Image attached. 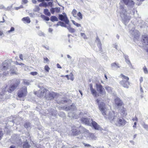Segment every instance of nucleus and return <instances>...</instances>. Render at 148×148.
Returning a JSON list of instances; mask_svg holds the SVG:
<instances>
[{"instance_id": "f257e3e1", "label": "nucleus", "mask_w": 148, "mask_h": 148, "mask_svg": "<svg viewBox=\"0 0 148 148\" xmlns=\"http://www.w3.org/2000/svg\"><path fill=\"white\" fill-rule=\"evenodd\" d=\"M119 9L120 16L122 21L126 25L131 19L130 13L127 12L126 9L123 5H120Z\"/></svg>"}, {"instance_id": "f03ea898", "label": "nucleus", "mask_w": 148, "mask_h": 148, "mask_svg": "<svg viewBox=\"0 0 148 148\" xmlns=\"http://www.w3.org/2000/svg\"><path fill=\"white\" fill-rule=\"evenodd\" d=\"M115 113L114 111H109L108 113H107L105 115L104 117L106 119H108L112 123L115 121V118L116 116L115 115Z\"/></svg>"}, {"instance_id": "7ed1b4c3", "label": "nucleus", "mask_w": 148, "mask_h": 148, "mask_svg": "<svg viewBox=\"0 0 148 148\" xmlns=\"http://www.w3.org/2000/svg\"><path fill=\"white\" fill-rule=\"evenodd\" d=\"M27 93V87L24 86L18 91V95L19 97H24L26 96Z\"/></svg>"}, {"instance_id": "20e7f679", "label": "nucleus", "mask_w": 148, "mask_h": 148, "mask_svg": "<svg viewBox=\"0 0 148 148\" xmlns=\"http://www.w3.org/2000/svg\"><path fill=\"white\" fill-rule=\"evenodd\" d=\"M115 103L116 107L119 110H122L123 108V103L120 99L118 98L115 99Z\"/></svg>"}, {"instance_id": "39448f33", "label": "nucleus", "mask_w": 148, "mask_h": 148, "mask_svg": "<svg viewBox=\"0 0 148 148\" xmlns=\"http://www.w3.org/2000/svg\"><path fill=\"white\" fill-rule=\"evenodd\" d=\"M12 62L11 60H5L2 63L3 68L2 69L7 70L10 68L11 63Z\"/></svg>"}, {"instance_id": "423d86ee", "label": "nucleus", "mask_w": 148, "mask_h": 148, "mask_svg": "<svg viewBox=\"0 0 148 148\" xmlns=\"http://www.w3.org/2000/svg\"><path fill=\"white\" fill-rule=\"evenodd\" d=\"M127 122L123 118H118L115 124L116 126L119 127H122L124 126Z\"/></svg>"}, {"instance_id": "0eeeda50", "label": "nucleus", "mask_w": 148, "mask_h": 148, "mask_svg": "<svg viewBox=\"0 0 148 148\" xmlns=\"http://www.w3.org/2000/svg\"><path fill=\"white\" fill-rule=\"evenodd\" d=\"M56 95V94L54 92H50L48 90H47L45 97V99L48 100H51L53 99Z\"/></svg>"}, {"instance_id": "6e6552de", "label": "nucleus", "mask_w": 148, "mask_h": 148, "mask_svg": "<svg viewBox=\"0 0 148 148\" xmlns=\"http://www.w3.org/2000/svg\"><path fill=\"white\" fill-rule=\"evenodd\" d=\"M20 83V81L19 79H16L15 83L13 85L10 86L8 90V92L10 93L12 92L17 87L19 84Z\"/></svg>"}, {"instance_id": "1a4fd4ad", "label": "nucleus", "mask_w": 148, "mask_h": 148, "mask_svg": "<svg viewBox=\"0 0 148 148\" xmlns=\"http://www.w3.org/2000/svg\"><path fill=\"white\" fill-rule=\"evenodd\" d=\"M97 89V91L99 92V94L101 95H103L105 94V92L104 91V88L101 84H96Z\"/></svg>"}, {"instance_id": "9d476101", "label": "nucleus", "mask_w": 148, "mask_h": 148, "mask_svg": "<svg viewBox=\"0 0 148 148\" xmlns=\"http://www.w3.org/2000/svg\"><path fill=\"white\" fill-rule=\"evenodd\" d=\"M123 2L128 7L132 8L134 4V3L132 0H123Z\"/></svg>"}, {"instance_id": "9b49d317", "label": "nucleus", "mask_w": 148, "mask_h": 148, "mask_svg": "<svg viewBox=\"0 0 148 148\" xmlns=\"http://www.w3.org/2000/svg\"><path fill=\"white\" fill-rule=\"evenodd\" d=\"M59 18L60 20L64 21L66 24H69V21L66 14L64 15L60 14L59 16Z\"/></svg>"}, {"instance_id": "f8f14e48", "label": "nucleus", "mask_w": 148, "mask_h": 148, "mask_svg": "<svg viewBox=\"0 0 148 148\" xmlns=\"http://www.w3.org/2000/svg\"><path fill=\"white\" fill-rule=\"evenodd\" d=\"M48 90L44 88H41L38 91L37 96L38 97H43L46 94Z\"/></svg>"}, {"instance_id": "ddd939ff", "label": "nucleus", "mask_w": 148, "mask_h": 148, "mask_svg": "<svg viewBox=\"0 0 148 148\" xmlns=\"http://www.w3.org/2000/svg\"><path fill=\"white\" fill-rule=\"evenodd\" d=\"M98 105L99 109L101 112L102 114L103 115H106V111L105 110V104L102 102H101Z\"/></svg>"}, {"instance_id": "4468645a", "label": "nucleus", "mask_w": 148, "mask_h": 148, "mask_svg": "<svg viewBox=\"0 0 148 148\" xmlns=\"http://www.w3.org/2000/svg\"><path fill=\"white\" fill-rule=\"evenodd\" d=\"M138 32L137 30L135 29L134 28H132V29L130 31V33L132 36L136 38L139 36Z\"/></svg>"}, {"instance_id": "2eb2a0df", "label": "nucleus", "mask_w": 148, "mask_h": 148, "mask_svg": "<svg viewBox=\"0 0 148 148\" xmlns=\"http://www.w3.org/2000/svg\"><path fill=\"white\" fill-rule=\"evenodd\" d=\"M81 121L85 124L91 126V123L92 120L90 119H88L86 118H82L81 119Z\"/></svg>"}, {"instance_id": "dca6fc26", "label": "nucleus", "mask_w": 148, "mask_h": 148, "mask_svg": "<svg viewBox=\"0 0 148 148\" xmlns=\"http://www.w3.org/2000/svg\"><path fill=\"white\" fill-rule=\"evenodd\" d=\"M95 42L97 43V45L99 48V50L97 51V52L101 51L100 52H102L101 43L100 40L97 36L96 37Z\"/></svg>"}, {"instance_id": "f3484780", "label": "nucleus", "mask_w": 148, "mask_h": 148, "mask_svg": "<svg viewBox=\"0 0 148 148\" xmlns=\"http://www.w3.org/2000/svg\"><path fill=\"white\" fill-rule=\"evenodd\" d=\"M92 125L93 127L96 130H101L102 129L100 126L95 121L92 120L91 125Z\"/></svg>"}, {"instance_id": "a211bd4d", "label": "nucleus", "mask_w": 148, "mask_h": 148, "mask_svg": "<svg viewBox=\"0 0 148 148\" xmlns=\"http://www.w3.org/2000/svg\"><path fill=\"white\" fill-rule=\"evenodd\" d=\"M71 131L72 134L74 135H77L79 134V128L76 127L75 126H73L72 127Z\"/></svg>"}, {"instance_id": "6ab92c4d", "label": "nucleus", "mask_w": 148, "mask_h": 148, "mask_svg": "<svg viewBox=\"0 0 148 148\" xmlns=\"http://www.w3.org/2000/svg\"><path fill=\"white\" fill-rule=\"evenodd\" d=\"M120 83L124 88H128L129 87V83L128 81L123 80L120 82Z\"/></svg>"}, {"instance_id": "aec40b11", "label": "nucleus", "mask_w": 148, "mask_h": 148, "mask_svg": "<svg viewBox=\"0 0 148 148\" xmlns=\"http://www.w3.org/2000/svg\"><path fill=\"white\" fill-rule=\"evenodd\" d=\"M75 106L74 104H72L70 106L68 107H63V108L66 110H74L75 109Z\"/></svg>"}, {"instance_id": "412c9836", "label": "nucleus", "mask_w": 148, "mask_h": 148, "mask_svg": "<svg viewBox=\"0 0 148 148\" xmlns=\"http://www.w3.org/2000/svg\"><path fill=\"white\" fill-rule=\"evenodd\" d=\"M89 87L92 94L94 97H96L97 96V93L96 90L93 88L92 84H90Z\"/></svg>"}, {"instance_id": "4be33fe9", "label": "nucleus", "mask_w": 148, "mask_h": 148, "mask_svg": "<svg viewBox=\"0 0 148 148\" xmlns=\"http://www.w3.org/2000/svg\"><path fill=\"white\" fill-rule=\"evenodd\" d=\"M142 41L145 45H148V37L147 35L142 36Z\"/></svg>"}, {"instance_id": "5701e85b", "label": "nucleus", "mask_w": 148, "mask_h": 148, "mask_svg": "<svg viewBox=\"0 0 148 148\" xmlns=\"http://www.w3.org/2000/svg\"><path fill=\"white\" fill-rule=\"evenodd\" d=\"M68 116L71 118L77 119L78 118V116L75 113L71 112L68 113Z\"/></svg>"}, {"instance_id": "b1692460", "label": "nucleus", "mask_w": 148, "mask_h": 148, "mask_svg": "<svg viewBox=\"0 0 148 148\" xmlns=\"http://www.w3.org/2000/svg\"><path fill=\"white\" fill-rule=\"evenodd\" d=\"M22 20L25 23H29L30 22V20L29 17H24Z\"/></svg>"}, {"instance_id": "393cba45", "label": "nucleus", "mask_w": 148, "mask_h": 148, "mask_svg": "<svg viewBox=\"0 0 148 148\" xmlns=\"http://www.w3.org/2000/svg\"><path fill=\"white\" fill-rule=\"evenodd\" d=\"M124 57L125 60L126 62L129 65H131L130 62L128 58V56L126 55H124Z\"/></svg>"}, {"instance_id": "a878e982", "label": "nucleus", "mask_w": 148, "mask_h": 148, "mask_svg": "<svg viewBox=\"0 0 148 148\" xmlns=\"http://www.w3.org/2000/svg\"><path fill=\"white\" fill-rule=\"evenodd\" d=\"M24 126L25 128L27 129H30L32 127V125L31 123L29 122L25 123L24 125Z\"/></svg>"}, {"instance_id": "bb28decb", "label": "nucleus", "mask_w": 148, "mask_h": 148, "mask_svg": "<svg viewBox=\"0 0 148 148\" xmlns=\"http://www.w3.org/2000/svg\"><path fill=\"white\" fill-rule=\"evenodd\" d=\"M66 28L71 33H73L75 32V29L71 27L70 25H69Z\"/></svg>"}, {"instance_id": "cd10ccee", "label": "nucleus", "mask_w": 148, "mask_h": 148, "mask_svg": "<svg viewBox=\"0 0 148 148\" xmlns=\"http://www.w3.org/2000/svg\"><path fill=\"white\" fill-rule=\"evenodd\" d=\"M10 71L12 73L16 74V69L14 66H12L10 67Z\"/></svg>"}, {"instance_id": "c85d7f7f", "label": "nucleus", "mask_w": 148, "mask_h": 148, "mask_svg": "<svg viewBox=\"0 0 148 148\" xmlns=\"http://www.w3.org/2000/svg\"><path fill=\"white\" fill-rule=\"evenodd\" d=\"M6 88L5 87H3L2 88L0 89V94L2 96V95H4V93L6 91Z\"/></svg>"}, {"instance_id": "c756f323", "label": "nucleus", "mask_w": 148, "mask_h": 148, "mask_svg": "<svg viewBox=\"0 0 148 148\" xmlns=\"http://www.w3.org/2000/svg\"><path fill=\"white\" fill-rule=\"evenodd\" d=\"M86 129L84 127L81 126L79 127V132H80L79 133V134L86 132Z\"/></svg>"}, {"instance_id": "7c9ffc66", "label": "nucleus", "mask_w": 148, "mask_h": 148, "mask_svg": "<svg viewBox=\"0 0 148 148\" xmlns=\"http://www.w3.org/2000/svg\"><path fill=\"white\" fill-rule=\"evenodd\" d=\"M30 145L27 142H25L23 143V148H29Z\"/></svg>"}, {"instance_id": "2f4dec72", "label": "nucleus", "mask_w": 148, "mask_h": 148, "mask_svg": "<svg viewBox=\"0 0 148 148\" xmlns=\"http://www.w3.org/2000/svg\"><path fill=\"white\" fill-rule=\"evenodd\" d=\"M50 20L53 22H54L55 21H58V18L55 16H52L50 17Z\"/></svg>"}, {"instance_id": "473e14b6", "label": "nucleus", "mask_w": 148, "mask_h": 148, "mask_svg": "<svg viewBox=\"0 0 148 148\" xmlns=\"http://www.w3.org/2000/svg\"><path fill=\"white\" fill-rule=\"evenodd\" d=\"M44 13L45 14L48 16H50L51 15L49 11V10L47 9H45L44 10Z\"/></svg>"}, {"instance_id": "72a5a7b5", "label": "nucleus", "mask_w": 148, "mask_h": 148, "mask_svg": "<svg viewBox=\"0 0 148 148\" xmlns=\"http://www.w3.org/2000/svg\"><path fill=\"white\" fill-rule=\"evenodd\" d=\"M105 88L109 93L111 94L112 93V89L111 87L107 86H106Z\"/></svg>"}, {"instance_id": "f704fd0d", "label": "nucleus", "mask_w": 148, "mask_h": 148, "mask_svg": "<svg viewBox=\"0 0 148 148\" xmlns=\"http://www.w3.org/2000/svg\"><path fill=\"white\" fill-rule=\"evenodd\" d=\"M77 15L79 17L77 18L78 20H80L82 19V15L80 12H79L77 14Z\"/></svg>"}, {"instance_id": "c9c22d12", "label": "nucleus", "mask_w": 148, "mask_h": 148, "mask_svg": "<svg viewBox=\"0 0 148 148\" xmlns=\"http://www.w3.org/2000/svg\"><path fill=\"white\" fill-rule=\"evenodd\" d=\"M111 66L112 67H115L116 68H119L120 67V66H119V64H117L115 63H112L111 64Z\"/></svg>"}, {"instance_id": "e433bc0d", "label": "nucleus", "mask_w": 148, "mask_h": 148, "mask_svg": "<svg viewBox=\"0 0 148 148\" xmlns=\"http://www.w3.org/2000/svg\"><path fill=\"white\" fill-rule=\"evenodd\" d=\"M72 21L73 24L75 26H76L77 27H81V26L80 24L76 23L74 21L72 20Z\"/></svg>"}, {"instance_id": "4c0bfd02", "label": "nucleus", "mask_w": 148, "mask_h": 148, "mask_svg": "<svg viewBox=\"0 0 148 148\" xmlns=\"http://www.w3.org/2000/svg\"><path fill=\"white\" fill-rule=\"evenodd\" d=\"M9 7H8L7 8H6L4 5H0V9H3L5 10H8V8H9Z\"/></svg>"}, {"instance_id": "58836bf2", "label": "nucleus", "mask_w": 148, "mask_h": 148, "mask_svg": "<svg viewBox=\"0 0 148 148\" xmlns=\"http://www.w3.org/2000/svg\"><path fill=\"white\" fill-rule=\"evenodd\" d=\"M58 23L60 24V25L62 27H63L66 28L67 27V26L63 22H62L61 21H59L58 22Z\"/></svg>"}, {"instance_id": "ea45409f", "label": "nucleus", "mask_w": 148, "mask_h": 148, "mask_svg": "<svg viewBox=\"0 0 148 148\" xmlns=\"http://www.w3.org/2000/svg\"><path fill=\"white\" fill-rule=\"evenodd\" d=\"M120 76L121 77H123V78L124 79H126V81H128L129 79V78L128 77L123 75L122 74H121Z\"/></svg>"}, {"instance_id": "a19ab883", "label": "nucleus", "mask_w": 148, "mask_h": 148, "mask_svg": "<svg viewBox=\"0 0 148 148\" xmlns=\"http://www.w3.org/2000/svg\"><path fill=\"white\" fill-rule=\"evenodd\" d=\"M77 11L75 9H73L72 12V14L73 16L75 17H76V13Z\"/></svg>"}, {"instance_id": "79ce46f5", "label": "nucleus", "mask_w": 148, "mask_h": 148, "mask_svg": "<svg viewBox=\"0 0 148 148\" xmlns=\"http://www.w3.org/2000/svg\"><path fill=\"white\" fill-rule=\"evenodd\" d=\"M143 127L147 131H148V125L145 123L143 125Z\"/></svg>"}, {"instance_id": "37998d69", "label": "nucleus", "mask_w": 148, "mask_h": 148, "mask_svg": "<svg viewBox=\"0 0 148 148\" xmlns=\"http://www.w3.org/2000/svg\"><path fill=\"white\" fill-rule=\"evenodd\" d=\"M143 70L145 74H147L148 73V70H147V68H146V67H145V66L143 68Z\"/></svg>"}, {"instance_id": "c03bdc74", "label": "nucleus", "mask_w": 148, "mask_h": 148, "mask_svg": "<svg viewBox=\"0 0 148 148\" xmlns=\"http://www.w3.org/2000/svg\"><path fill=\"white\" fill-rule=\"evenodd\" d=\"M45 69L47 72H49L50 68L48 65H46L45 66Z\"/></svg>"}, {"instance_id": "a18cd8bd", "label": "nucleus", "mask_w": 148, "mask_h": 148, "mask_svg": "<svg viewBox=\"0 0 148 148\" xmlns=\"http://www.w3.org/2000/svg\"><path fill=\"white\" fill-rule=\"evenodd\" d=\"M55 11L57 13L59 12L60 11V8H54Z\"/></svg>"}, {"instance_id": "49530a36", "label": "nucleus", "mask_w": 148, "mask_h": 148, "mask_svg": "<svg viewBox=\"0 0 148 148\" xmlns=\"http://www.w3.org/2000/svg\"><path fill=\"white\" fill-rule=\"evenodd\" d=\"M30 74L33 76H35L38 74V73L37 72L34 71L30 72Z\"/></svg>"}, {"instance_id": "de8ad7c7", "label": "nucleus", "mask_w": 148, "mask_h": 148, "mask_svg": "<svg viewBox=\"0 0 148 148\" xmlns=\"http://www.w3.org/2000/svg\"><path fill=\"white\" fill-rule=\"evenodd\" d=\"M40 10V8L39 7L37 6H36L35 8L34 9V10L35 12H38Z\"/></svg>"}, {"instance_id": "09e8293b", "label": "nucleus", "mask_w": 148, "mask_h": 148, "mask_svg": "<svg viewBox=\"0 0 148 148\" xmlns=\"http://www.w3.org/2000/svg\"><path fill=\"white\" fill-rule=\"evenodd\" d=\"M51 111L52 112H53V110H54V112L51 113V114L52 115H53L54 116H56V113L55 111L53 109H51Z\"/></svg>"}, {"instance_id": "8fccbe9b", "label": "nucleus", "mask_w": 148, "mask_h": 148, "mask_svg": "<svg viewBox=\"0 0 148 148\" xmlns=\"http://www.w3.org/2000/svg\"><path fill=\"white\" fill-rule=\"evenodd\" d=\"M69 76L71 77L70 79L72 81H73L74 79L73 75L72 73H70L69 75Z\"/></svg>"}, {"instance_id": "3c124183", "label": "nucleus", "mask_w": 148, "mask_h": 148, "mask_svg": "<svg viewBox=\"0 0 148 148\" xmlns=\"http://www.w3.org/2000/svg\"><path fill=\"white\" fill-rule=\"evenodd\" d=\"M24 83L25 84L27 85H29L30 83L27 80H25L24 81Z\"/></svg>"}, {"instance_id": "603ef678", "label": "nucleus", "mask_w": 148, "mask_h": 148, "mask_svg": "<svg viewBox=\"0 0 148 148\" xmlns=\"http://www.w3.org/2000/svg\"><path fill=\"white\" fill-rule=\"evenodd\" d=\"M81 35L83 37V38L84 39H86V35L84 33H80Z\"/></svg>"}, {"instance_id": "864d4df0", "label": "nucleus", "mask_w": 148, "mask_h": 148, "mask_svg": "<svg viewBox=\"0 0 148 148\" xmlns=\"http://www.w3.org/2000/svg\"><path fill=\"white\" fill-rule=\"evenodd\" d=\"M44 62L45 63H46L49 61V60L47 58H44Z\"/></svg>"}, {"instance_id": "5fc2aeb1", "label": "nucleus", "mask_w": 148, "mask_h": 148, "mask_svg": "<svg viewBox=\"0 0 148 148\" xmlns=\"http://www.w3.org/2000/svg\"><path fill=\"white\" fill-rule=\"evenodd\" d=\"M58 102V103H60L64 104V103L66 102H67V101L65 100H62L60 101H59V102Z\"/></svg>"}, {"instance_id": "6e6d98bb", "label": "nucleus", "mask_w": 148, "mask_h": 148, "mask_svg": "<svg viewBox=\"0 0 148 148\" xmlns=\"http://www.w3.org/2000/svg\"><path fill=\"white\" fill-rule=\"evenodd\" d=\"M90 137L92 139H94L95 137L94 134L92 133H90Z\"/></svg>"}, {"instance_id": "4d7b16f0", "label": "nucleus", "mask_w": 148, "mask_h": 148, "mask_svg": "<svg viewBox=\"0 0 148 148\" xmlns=\"http://www.w3.org/2000/svg\"><path fill=\"white\" fill-rule=\"evenodd\" d=\"M14 28L13 27H12L9 30H8V32L9 33H10V32H12L13 31H14Z\"/></svg>"}, {"instance_id": "13d9d810", "label": "nucleus", "mask_w": 148, "mask_h": 148, "mask_svg": "<svg viewBox=\"0 0 148 148\" xmlns=\"http://www.w3.org/2000/svg\"><path fill=\"white\" fill-rule=\"evenodd\" d=\"M3 74L4 75H6L7 74H8V71H5V72H3L1 73L0 74Z\"/></svg>"}, {"instance_id": "bf43d9fd", "label": "nucleus", "mask_w": 148, "mask_h": 148, "mask_svg": "<svg viewBox=\"0 0 148 148\" xmlns=\"http://www.w3.org/2000/svg\"><path fill=\"white\" fill-rule=\"evenodd\" d=\"M83 144L84 145V146L85 147H92L89 144L83 143Z\"/></svg>"}, {"instance_id": "052dcab7", "label": "nucleus", "mask_w": 148, "mask_h": 148, "mask_svg": "<svg viewBox=\"0 0 148 148\" xmlns=\"http://www.w3.org/2000/svg\"><path fill=\"white\" fill-rule=\"evenodd\" d=\"M43 6L46 8L47 6L48 5L46 2H43Z\"/></svg>"}, {"instance_id": "680f3d73", "label": "nucleus", "mask_w": 148, "mask_h": 148, "mask_svg": "<svg viewBox=\"0 0 148 148\" xmlns=\"http://www.w3.org/2000/svg\"><path fill=\"white\" fill-rule=\"evenodd\" d=\"M50 11L51 13L53 14H54V12H55V9L54 8H51L50 9Z\"/></svg>"}, {"instance_id": "e2e57ef3", "label": "nucleus", "mask_w": 148, "mask_h": 148, "mask_svg": "<svg viewBox=\"0 0 148 148\" xmlns=\"http://www.w3.org/2000/svg\"><path fill=\"white\" fill-rule=\"evenodd\" d=\"M3 136V133L2 131H0V140H1L2 137Z\"/></svg>"}, {"instance_id": "0e129e2a", "label": "nucleus", "mask_w": 148, "mask_h": 148, "mask_svg": "<svg viewBox=\"0 0 148 148\" xmlns=\"http://www.w3.org/2000/svg\"><path fill=\"white\" fill-rule=\"evenodd\" d=\"M23 8V6H21L20 7H16L15 8V9L16 10H18L20 9L21 8Z\"/></svg>"}, {"instance_id": "69168bd1", "label": "nucleus", "mask_w": 148, "mask_h": 148, "mask_svg": "<svg viewBox=\"0 0 148 148\" xmlns=\"http://www.w3.org/2000/svg\"><path fill=\"white\" fill-rule=\"evenodd\" d=\"M140 91L141 92V96L142 97H143V96H142V94H143V91L142 89V88L141 87H140Z\"/></svg>"}, {"instance_id": "338daca9", "label": "nucleus", "mask_w": 148, "mask_h": 148, "mask_svg": "<svg viewBox=\"0 0 148 148\" xmlns=\"http://www.w3.org/2000/svg\"><path fill=\"white\" fill-rule=\"evenodd\" d=\"M19 58L22 60H23V56L22 54H21L19 55Z\"/></svg>"}, {"instance_id": "774afa93", "label": "nucleus", "mask_w": 148, "mask_h": 148, "mask_svg": "<svg viewBox=\"0 0 148 148\" xmlns=\"http://www.w3.org/2000/svg\"><path fill=\"white\" fill-rule=\"evenodd\" d=\"M41 17L42 18H43L44 20H45V18L47 17L46 16H45L44 15H41Z\"/></svg>"}]
</instances>
